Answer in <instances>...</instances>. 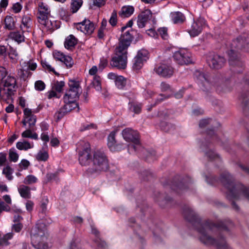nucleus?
Masks as SVG:
<instances>
[{
  "mask_svg": "<svg viewBox=\"0 0 249 249\" xmlns=\"http://www.w3.org/2000/svg\"><path fill=\"white\" fill-rule=\"evenodd\" d=\"M22 228V225L20 223H18L13 226V229L16 232H19Z\"/></svg>",
  "mask_w": 249,
  "mask_h": 249,
  "instance_id": "62",
  "label": "nucleus"
},
{
  "mask_svg": "<svg viewBox=\"0 0 249 249\" xmlns=\"http://www.w3.org/2000/svg\"><path fill=\"white\" fill-rule=\"evenodd\" d=\"M77 150L80 164L84 166L89 165L91 157V148L89 142L85 141H80L77 144Z\"/></svg>",
  "mask_w": 249,
  "mask_h": 249,
  "instance_id": "7",
  "label": "nucleus"
},
{
  "mask_svg": "<svg viewBox=\"0 0 249 249\" xmlns=\"http://www.w3.org/2000/svg\"><path fill=\"white\" fill-rule=\"evenodd\" d=\"M32 25V20L30 16H24L22 18V25L20 28L23 30V28L26 29V31L29 32V29L31 28Z\"/></svg>",
  "mask_w": 249,
  "mask_h": 249,
  "instance_id": "27",
  "label": "nucleus"
},
{
  "mask_svg": "<svg viewBox=\"0 0 249 249\" xmlns=\"http://www.w3.org/2000/svg\"><path fill=\"white\" fill-rule=\"evenodd\" d=\"M32 129L29 128L23 131L21 134V136L24 138H31L34 140L38 139V135L35 132H32Z\"/></svg>",
  "mask_w": 249,
  "mask_h": 249,
  "instance_id": "28",
  "label": "nucleus"
},
{
  "mask_svg": "<svg viewBox=\"0 0 249 249\" xmlns=\"http://www.w3.org/2000/svg\"><path fill=\"white\" fill-rule=\"evenodd\" d=\"M94 242L98 249H106L107 248L106 243L100 238H97L94 240Z\"/></svg>",
  "mask_w": 249,
  "mask_h": 249,
  "instance_id": "44",
  "label": "nucleus"
},
{
  "mask_svg": "<svg viewBox=\"0 0 249 249\" xmlns=\"http://www.w3.org/2000/svg\"><path fill=\"white\" fill-rule=\"evenodd\" d=\"M172 19L174 23H180L185 20V17L180 12H173L171 14Z\"/></svg>",
  "mask_w": 249,
  "mask_h": 249,
  "instance_id": "24",
  "label": "nucleus"
},
{
  "mask_svg": "<svg viewBox=\"0 0 249 249\" xmlns=\"http://www.w3.org/2000/svg\"><path fill=\"white\" fill-rule=\"evenodd\" d=\"M73 26L77 30L87 35H91L95 29L94 24L87 19H85L80 22L74 23Z\"/></svg>",
  "mask_w": 249,
  "mask_h": 249,
  "instance_id": "10",
  "label": "nucleus"
},
{
  "mask_svg": "<svg viewBox=\"0 0 249 249\" xmlns=\"http://www.w3.org/2000/svg\"><path fill=\"white\" fill-rule=\"evenodd\" d=\"M13 169L9 165L6 166L3 169L2 174L5 175V177L9 180H11L13 178L12 176Z\"/></svg>",
  "mask_w": 249,
  "mask_h": 249,
  "instance_id": "34",
  "label": "nucleus"
},
{
  "mask_svg": "<svg viewBox=\"0 0 249 249\" xmlns=\"http://www.w3.org/2000/svg\"><path fill=\"white\" fill-rule=\"evenodd\" d=\"M78 39L73 35L68 36L65 40L64 46L68 50H72L77 44Z\"/></svg>",
  "mask_w": 249,
  "mask_h": 249,
  "instance_id": "22",
  "label": "nucleus"
},
{
  "mask_svg": "<svg viewBox=\"0 0 249 249\" xmlns=\"http://www.w3.org/2000/svg\"><path fill=\"white\" fill-rule=\"evenodd\" d=\"M16 146L20 150H27L33 147V146L28 142L25 141L18 142L16 144Z\"/></svg>",
  "mask_w": 249,
  "mask_h": 249,
  "instance_id": "30",
  "label": "nucleus"
},
{
  "mask_svg": "<svg viewBox=\"0 0 249 249\" xmlns=\"http://www.w3.org/2000/svg\"><path fill=\"white\" fill-rule=\"evenodd\" d=\"M18 191L21 197L25 198H30L31 192L30 187L25 185H21L18 188Z\"/></svg>",
  "mask_w": 249,
  "mask_h": 249,
  "instance_id": "26",
  "label": "nucleus"
},
{
  "mask_svg": "<svg viewBox=\"0 0 249 249\" xmlns=\"http://www.w3.org/2000/svg\"><path fill=\"white\" fill-rule=\"evenodd\" d=\"M9 157L11 161L15 162H17L18 159V155L15 151L10 150Z\"/></svg>",
  "mask_w": 249,
  "mask_h": 249,
  "instance_id": "50",
  "label": "nucleus"
},
{
  "mask_svg": "<svg viewBox=\"0 0 249 249\" xmlns=\"http://www.w3.org/2000/svg\"><path fill=\"white\" fill-rule=\"evenodd\" d=\"M92 161L93 172L105 171L108 168V161L103 152L100 150L95 151Z\"/></svg>",
  "mask_w": 249,
  "mask_h": 249,
  "instance_id": "8",
  "label": "nucleus"
},
{
  "mask_svg": "<svg viewBox=\"0 0 249 249\" xmlns=\"http://www.w3.org/2000/svg\"><path fill=\"white\" fill-rule=\"evenodd\" d=\"M211 122H212V120L209 119H202L199 122V126L201 127H205L210 124Z\"/></svg>",
  "mask_w": 249,
  "mask_h": 249,
  "instance_id": "54",
  "label": "nucleus"
},
{
  "mask_svg": "<svg viewBox=\"0 0 249 249\" xmlns=\"http://www.w3.org/2000/svg\"><path fill=\"white\" fill-rule=\"evenodd\" d=\"M174 60L178 64L183 65L192 62L191 54L185 50H180L175 52L173 55Z\"/></svg>",
  "mask_w": 249,
  "mask_h": 249,
  "instance_id": "12",
  "label": "nucleus"
},
{
  "mask_svg": "<svg viewBox=\"0 0 249 249\" xmlns=\"http://www.w3.org/2000/svg\"><path fill=\"white\" fill-rule=\"evenodd\" d=\"M106 0H93V4L100 7L105 4Z\"/></svg>",
  "mask_w": 249,
  "mask_h": 249,
  "instance_id": "57",
  "label": "nucleus"
},
{
  "mask_svg": "<svg viewBox=\"0 0 249 249\" xmlns=\"http://www.w3.org/2000/svg\"><path fill=\"white\" fill-rule=\"evenodd\" d=\"M26 66L27 67V70L35 71L37 67V64L32 60H30L27 62L25 63Z\"/></svg>",
  "mask_w": 249,
  "mask_h": 249,
  "instance_id": "47",
  "label": "nucleus"
},
{
  "mask_svg": "<svg viewBox=\"0 0 249 249\" xmlns=\"http://www.w3.org/2000/svg\"><path fill=\"white\" fill-rule=\"evenodd\" d=\"M16 80L14 76L8 75L4 79L0 88L1 99L5 101L10 99L16 91Z\"/></svg>",
  "mask_w": 249,
  "mask_h": 249,
  "instance_id": "5",
  "label": "nucleus"
},
{
  "mask_svg": "<svg viewBox=\"0 0 249 249\" xmlns=\"http://www.w3.org/2000/svg\"><path fill=\"white\" fill-rule=\"evenodd\" d=\"M41 64L42 67L45 69L48 70L49 71L53 72L55 75H58V73L55 71L54 68H53L51 65L46 60L42 61Z\"/></svg>",
  "mask_w": 249,
  "mask_h": 249,
  "instance_id": "43",
  "label": "nucleus"
},
{
  "mask_svg": "<svg viewBox=\"0 0 249 249\" xmlns=\"http://www.w3.org/2000/svg\"><path fill=\"white\" fill-rule=\"evenodd\" d=\"M116 132L115 131L111 132L108 136L107 145L109 149L111 151H118L121 149L120 145L116 143L115 140Z\"/></svg>",
  "mask_w": 249,
  "mask_h": 249,
  "instance_id": "21",
  "label": "nucleus"
},
{
  "mask_svg": "<svg viewBox=\"0 0 249 249\" xmlns=\"http://www.w3.org/2000/svg\"><path fill=\"white\" fill-rule=\"evenodd\" d=\"M22 8V5L19 2H17L13 4L12 9L14 13H18L20 12Z\"/></svg>",
  "mask_w": 249,
  "mask_h": 249,
  "instance_id": "52",
  "label": "nucleus"
},
{
  "mask_svg": "<svg viewBox=\"0 0 249 249\" xmlns=\"http://www.w3.org/2000/svg\"><path fill=\"white\" fill-rule=\"evenodd\" d=\"M221 181L227 189V197L230 200H238L244 197L249 201V191L243 185L235 184L232 177L228 173L221 176Z\"/></svg>",
  "mask_w": 249,
  "mask_h": 249,
  "instance_id": "2",
  "label": "nucleus"
},
{
  "mask_svg": "<svg viewBox=\"0 0 249 249\" xmlns=\"http://www.w3.org/2000/svg\"><path fill=\"white\" fill-rule=\"evenodd\" d=\"M95 127V126L93 124H83L80 128V131H83L86 130H89L91 128H93Z\"/></svg>",
  "mask_w": 249,
  "mask_h": 249,
  "instance_id": "61",
  "label": "nucleus"
},
{
  "mask_svg": "<svg viewBox=\"0 0 249 249\" xmlns=\"http://www.w3.org/2000/svg\"><path fill=\"white\" fill-rule=\"evenodd\" d=\"M24 117L29 124V128L32 129L36 122V117L33 114L31 109L25 108L23 110Z\"/></svg>",
  "mask_w": 249,
  "mask_h": 249,
  "instance_id": "20",
  "label": "nucleus"
},
{
  "mask_svg": "<svg viewBox=\"0 0 249 249\" xmlns=\"http://www.w3.org/2000/svg\"><path fill=\"white\" fill-rule=\"evenodd\" d=\"M152 14L150 10H145L138 17L137 25L139 28H143L152 18Z\"/></svg>",
  "mask_w": 249,
  "mask_h": 249,
  "instance_id": "19",
  "label": "nucleus"
},
{
  "mask_svg": "<svg viewBox=\"0 0 249 249\" xmlns=\"http://www.w3.org/2000/svg\"><path fill=\"white\" fill-rule=\"evenodd\" d=\"M9 57L13 63L17 62L18 60V53L16 50L12 49L10 50L8 53Z\"/></svg>",
  "mask_w": 249,
  "mask_h": 249,
  "instance_id": "38",
  "label": "nucleus"
},
{
  "mask_svg": "<svg viewBox=\"0 0 249 249\" xmlns=\"http://www.w3.org/2000/svg\"><path fill=\"white\" fill-rule=\"evenodd\" d=\"M65 55V54H64L63 53L59 51H55L53 52V57L56 60L60 61L61 62L62 61Z\"/></svg>",
  "mask_w": 249,
  "mask_h": 249,
  "instance_id": "48",
  "label": "nucleus"
},
{
  "mask_svg": "<svg viewBox=\"0 0 249 249\" xmlns=\"http://www.w3.org/2000/svg\"><path fill=\"white\" fill-rule=\"evenodd\" d=\"M82 3V0H72L71 3V10L72 13H76L81 7Z\"/></svg>",
  "mask_w": 249,
  "mask_h": 249,
  "instance_id": "32",
  "label": "nucleus"
},
{
  "mask_svg": "<svg viewBox=\"0 0 249 249\" xmlns=\"http://www.w3.org/2000/svg\"><path fill=\"white\" fill-rule=\"evenodd\" d=\"M50 15L37 14L38 22L47 31L51 32L55 29L53 22L49 20V17Z\"/></svg>",
  "mask_w": 249,
  "mask_h": 249,
  "instance_id": "18",
  "label": "nucleus"
},
{
  "mask_svg": "<svg viewBox=\"0 0 249 249\" xmlns=\"http://www.w3.org/2000/svg\"><path fill=\"white\" fill-rule=\"evenodd\" d=\"M207 62L211 68L219 69L225 64L226 59L218 54H211L207 56Z\"/></svg>",
  "mask_w": 249,
  "mask_h": 249,
  "instance_id": "11",
  "label": "nucleus"
},
{
  "mask_svg": "<svg viewBox=\"0 0 249 249\" xmlns=\"http://www.w3.org/2000/svg\"><path fill=\"white\" fill-rule=\"evenodd\" d=\"M148 59V52L145 50L138 51L133 59V68L135 70H139L143 66L144 62Z\"/></svg>",
  "mask_w": 249,
  "mask_h": 249,
  "instance_id": "13",
  "label": "nucleus"
},
{
  "mask_svg": "<svg viewBox=\"0 0 249 249\" xmlns=\"http://www.w3.org/2000/svg\"><path fill=\"white\" fill-rule=\"evenodd\" d=\"M247 47L249 48V39H245L242 37L237 38L236 40H233L231 44V49L228 52L229 56L230 65L234 67L239 68L241 70L235 69L234 71L239 72L241 71L244 66L243 63L237 58V55L235 50V49H240Z\"/></svg>",
  "mask_w": 249,
  "mask_h": 249,
  "instance_id": "4",
  "label": "nucleus"
},
{
  "mask_svg": "<svg viewBox=\"0 0 249 249\" xmlns=\"http://www.w3.org/2000/svg\"><path fill=\"white\" fill-rule=\"evenodd\" d=\"M69 89L64 96V102L76 101L79 98L81 89L79 82L75 80H70L69 82Z\"/></svg>",
  "mask_w": 249,
  "mask_h": 249,
  "instance_id": "9",
  "label": "nucleus"
},
{
  "mask_svg": "<svg viewBox=\"0 0 249 249\" xmlns=\"http://www.w3.org/2000/svg\"><path fill=\"white\" fill-rule=\"evenodd\" d=\"M160 89L162 91H167L170 90L171 87L168 83L162 82L160 84Z\"/></svg>",
  "mask_w": 249,
  "mask_h": 249,
  "instance_id": "53",
  "label": "nucleus"
},
{
  "mask_svg": "<svg viewBox=\"0 0 249 249\" xmlns=\"http://www.w3.org/2000/svg\"><path fill=\"white\" fill-rule=\"evenodd\" d=\"M29 164L30 162L28 160H22L19 164V166L20 168L25 169L29 166Z\"/></svg>",
  "mask_w": 249,
  "mask_h": 249,
  "instance_id": "55",
  "label": "nucleus"
},
{
  "mask_svg": "<svg viewBox=\"0 0 249 249\" xmlns=\"http://www.w3.org/2000/svg\"><path fill=\"white\" fill-rule=\"evenodd\" d=\"M7 71L5 68L0 67V80L1 81L7 77Z\"/></svg>",
  "mask_w": 249,
  "mask_h": 249,
  "instance_id": "51",
  "label": "nucleus"
},
{
  "mask_svg": "<svg viewBox=\"0 0 249 249\" xmlns=\"http://www.w3.org/2000/svg\"><path fill=\"white\" fill-rule=\"evenodd\" d=\"M37 180V178L35 176L30 175L24 178L23 182L26 184H31L36 183Z\"/></svg>",
  "mask_w": 249,
  "mask_h": 249,
  "instance_id": "41",
  "label": "nucleus"
},
{
  "mask_svg": "<svg viewBox=\"0 0 249 249\" xmlns=\"http://www.w3.org/2000/svg\"><path fill=\"white\" fill-rule=\"evenodd\" d=\"M35 88L36 90L41 91L44 89L45 88V84L43 81L38 80L36 82L35 84Z\"/></svg>",
  "mask_w": 249,
  "mask_h": 249,
  "instance_id": "49",
  "label": "nucleus"
},
{
  "mask_svg": "<svg viewBox=\"0 0 249 249\" xmlns=\"http://www.w3.org/2000/svg\"><path fill=\"white\" fill-rule=\"evenodd\" d=\"M205 25V19L203 18H199L192 23L190 28L188 30L189 34L192 37L198 36L202 32Z\"/></svg>",
  "mask_w": 249,
  "mask_h": 249,
  "instance_id": "15",
  "label": "nucleus"
},
{
  "mask_svg": "<svg viewBox=\"0 0 249 249\" xmlns=\"http://www.w3.org/2000/svg\"><path fill=\"white\" fill-rule=\"evenodd\" d=\"M48 154L46 151H39L36 156V159L38 161H46L48 159Z\"/></svg>",
  "mask_w": 249,
  "mask_h": 249,
  "instance_id": "39",
  "label": "nucleus"
},
{
  "mask_svg": "<svg viewBox=\"0 0 249 249\" xmlns=\"http://www.w3.org/2000/svg\"><path fill=\"white\" fill-rule=\"evenodd\" d=\"M65 86V83L63 81H56L52 84V89L58 92L62 91Z\"/></svg>",
  "mask_w": 249,
  "mask_h": 249,
  "instance_id": "35",
  "label": "nucleus"
},
{
  "mask_svg": "<svg viewBox=\"0 0 249 249\" xmlns=\"http://www.w3.org/2000/svg\"><path fill=\"white\" fill-rule=\"evenodd\" d=\"M142 106L141 104L131 102L129 104V109L135 113H139L141 111Z\"/></svg>",
  "mask_w": 249,
  "mask_h": 249,
  "instance_id": "37",
  "label": "nucleus"
},
{
  "mask_svg": "<svg viewBox=\"0 0 249 249\" xmlns=\"http://www.w3.org/2000/svg\"><path fill=\"white\" fill-rule=\"evenodd\" d=\"M6 161V154L3 153H0V166H2Z\"/></svg>",
  "mask_w": 249,
  "mask_h": 249,
  "instance_id": "59",
  "label": "nucleus"
},
{
  "mask_svg": "<svg viewBox=\"0 0 249 249\" xmlns=\"http://www.w3.org/2000/svg\"><path fill=\"white\" fill-rule=\"evenodd\" d=\"M101 79L99 76L95 75L92 82V86L97 91H101L102 89Z\"/></svg>",
  "mask_w": 249,
  "mask_h": 249,
  "instance_id": "33",
  "label": "nucleus"
},
{
  "mask_svg": "<svg viewBox=\"0 0 249 249\" xmlns=\"http://www.w3.org/2000/svg\"><path fill=\"white\" fill-rule=\"evenodd\" d=\"M158 32L163 39H167L168 38V30L166 27L160 28L158 29Z\"/></svg>",
  "mask_w": 249,
  "mask_h": 249,
  "instance_id": "46",
  "label": "nucleus"
},
{
  "mask_svg": "<svg viewBox=\"0 0 249 249\" xmlns=\"http://www.w3.org/2000/svg\"><path fill=\"white\" fill-rule=\"evenodd\" d=\"M23 31L22 32L19 31L11 32L9 34V37L18 43L23 42L25 37L23 35Z\"/></svg>",
  "mask_w": 249,
  "mask_h": 249,
  "instance_id": "25",
  "label": "nucleus"
},
{
  "mask_svg": "<svg viewBox=\"0 0 249 249\" xmlns=\"http://www.w3.org/2000/svg\"><path fill=\"white\" fill-rule=\"evenodd\" d=\"M107 61L105 58H102L100 60V62L99 65V69H101L102 70L104 69L107 65Z\"/></svg>",
  "mask_w": 249,
  "mask_h": 249,
  "instance_id": "56",
  "label": "nucleus"
},
{
  "mask_svg": "<svg viewBox=\"0 0 249 249\" xmlns=\"http://www.w3.org/2000/svg\"><path fill=\"white\" fill-rule=\"evenodd\" d=\"M198 79L202 83L208 81V78L204 73H200L198 75Z\"/></svg>",
  "mask_w": 249,
  "mask_h": 249,
  "instance_id": "58",
  "label": "nucleus"
},
{
  "mask_svg": "<svg viewBox=\"0 0 249 249\" xmlns=\"http://www.w3.org/2000/svg\"><path fill=\"white\" fill-rule=\"evenodd\" d=\"M206 154L207 157L211 159H213L218 157V155L213 151H209Z\"/></svg>",
  "mask_w": 249,
  "mask_h": 249,
  "instance_id": "64",
  "label": "nucleus"
},
{
  "mask_svg": "<svg viewBox=\"0 0 249 249\" xmlns=\"http://www.w3.org/2000/svg\"><path fill=\"white\" fill-rule=\"evenodd\" d=\"M184 215L187 220L191 221L192 217H194L196 216V213L192 209H188L184 211Z\"/></svg>",
  "mask_w": 249,
  "mask_h": 249,
  "instance_id": "45",
  "label": "nucleus"
},
{
  "mask_svg": "<svg viewBox=\"0 0 249 249\" xmlns=\"http://www.w3.org/2000/svg\"><path fill=\"white\" fill-rule=\"evenodd\" d=\"M154 71L157 74L163 77H170L174 73L173 68L165 63L157 65L154 68Z\"/></svg>",
  "mask_w": 249,
  "mask_h": 249,
  "instance_id": "16",
  "label": "nucleus"
},
{
  "mask_svg": "<svg viewBox=\"0 0 249 249\" xmlns=\"http://www.w3.org/2000/svg\"><path fill=\"white\" fill-rule=\"evenodd\" d=\"M5 28L9 30H12L15 28V22L14 18L10 16L6 17L4 20Z\"/></svg>",
  "mask_w": 249,
  "mask_h": 249,
  "instance_id": "29",
  "label": "nucleus"
},
{
  "mask_svg": "<svg viewBox=\"0 0 249 249\" xmlns=\"http://www.w3.org/2000/svg\"><path fill=\"white\" fill-rule=\"evenodd\" d=\"M31 237L33 246L37 249H47L48 245L46 241L47 236L44 229H41L38 226L33 228L31 231Z\"/></svg>",
  "mask_w": 249,
  "mask_h": 249,
  "instance_id": "6",
  "label": "nucleus"
},
{
  "mask_svg": "<svg viewBox=\"0 0 249 249\" xmlns=\"http://www.w3.org/2000/svg\"><path fill=\"white\" fill-rule=\"evenodd\" d=\"M65 105L55 114L58 120L62 118L66 114L70 112L72 110L77 108V111H79L78 104L75 101L64 102Z\"/></svg>",
  "mask_w": 249,
  "mask_h": 249,
  "instance_id": "14",
  "label": "nucleus"
},
{
  "mask_svg": "<svg viewBox=\"0 0 249 249\" xmlns=\"http://www.w3.org/2000/svg\"><path fill=\"white\" fill-rule=\"evenodd\" d=\"M40 138L45 143L48 142L50 140L48 134L46 132H43L41 134Z\"/></svg>",
  "mask_w": 249,
  "mask_h": 249,
  "instance_id": "60",
  "label": "nucleus"
},
{
  "mask_svg": "<svg viewBox=\"0 0 249 249\" xmlns=\"http://www.w3.org/2000/svg\"><path fill=\"white\" fill-rule=\"evenodd\" d=\"M132 36L129 31L123 34L119 39V45L115 49L110 65L118 69H124L127 66V49L130 46Z\"/></svg>",
  "mask_w": 249,
  "mask_h": 249,
  "instance_id": "1",
  "label": "nucleus"
},
{
  "mask_svg": "<svg viewBox=\"0 0 249 249\" xmlns=\"http://www.w3.org/2000/svg\"><path fill=\"white\" fill-rule=\"evenodd\" d=\"M38 14L50 15V10L48 5L44 2H39L38 4Z\"/></svg>",
  "mask_w": 249,
  "mask_h": 249,
  "instance_id": "31",
  "label": "nucleus"
},
{
  "mask_svg": "<svg viewBox=\"0 0 249 249\" xmlns=\"http://www.w3.org/2000/svg\"><path fill=\"white\" fill-rule=\"evenodd\" d=\"M116 86L118 88L122 89L126 85V80L122 76H119L115 81Z\"/></svg>",
  "mask_w": 249,
  "mask_h": 249,
  "instance_id": "36",
  "label": "nucleus"
},
{
  "mask_svg": "<svg viewBox=\"0 0 249 249\" xmlns=\"http://www.w3.org/2000/svg\"><path fill=\"white\" fill-rule=\"evenodd\" d=\"M134 9L130 5L124 6L119 12V16L122 18L129 17L134 12Z\"/></svg>",
  "mask_w": 249,
  "mask_h": 249,
  "instance_id": "23",
  "label": "nucleus"
},
{
  "mask_svg": "<svg viewBox=\"0 0 249 249\" xmlns=\"http://www.w3.org/2000/svg\"><path fill=\"white\" fill-rule=\"evenodd\" d=\"M34 206V203L30 200L27 201L26 203V210L29 212H31L33 210Z\"/></svg>",
  "mask_w": 249,
  "mask_h": 249,
  "instance_id": "63",
  "label": "nucleus"
},
{
  "mask_svg": "<svg viewBox=\"0 0 249 249\" xmlns=\"http://www.w3.org/2000/svg\"><path fill=\"white\" fill-rule=\"evenodd\" d=\"M109 23L112 26H115L117 24V13L115 10H114L111 13V17L109 20Z\"/></svg>",
  "mask_w": 249,
  "mask_h": 249,
  "instance_id": "40",
  "label": "nucleus"
},
{
  "mask_svg": "<svg viewBox=\"0 0 249 249\" xmlns=\"http://www.w3.org/2000/svg\"><path fill=\"white\" fill-rule=\"evenodd\" d=\"M213 228L217 229L216 227L209 222L200 224L197 231L199 233L200 241L206 245L215 246L217 249H232L223 237H219L215 240L209 235V234L213 231Z\"/></svg>",
  "mask_w": 249,
  "mask_h": 249,
  "instance_id": "3",
  "label": "nucleus"
},
{
  "mask_svg": "<svg viewBox=\"0 0 249 249\" xmlns=\"http://www.w3.org/2000/svg\"><path fill=\"white\" fill-rule=\"evenodd\" d=\"M62 62H63L68 68L72 67L73 65L72 58L69 55H65Z\"/></svg>",
  "mask_w": 249,
  "mask_h": 249,
  "instance_id": "42",
  "label": "nucleus"
},
{
  "mask_svg": "<svg viewBox=\"0 0 249 249\" xmlns=\"http://www.w3.org/2000/svg\"><path fill=\"white\" fill-rule=\"evenodd\" d=\"M122 134L124 139L128 142H132L135 144L139 143V134L137 131L131 128L124 129Z\"/></svg>",
  "mask_w": 249,
  "mask_h": 249,
  "instance_id": "17",
  "label": "nucleus"
}]
</instances>
